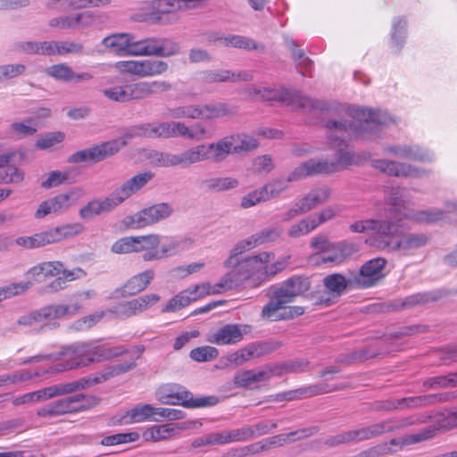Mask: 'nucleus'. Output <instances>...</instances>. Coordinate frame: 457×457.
<instances>
[{
  "instance_id": "nucleus-7",
  "label": "nucleus",
  "mask_w": 457,
  "mask_h": 457,
  "mask_svg": "<svg viewBox=\"0 0 457 457\" xmlns=\"http://www.w3.org/2000/svg\"><path fill=\"white\" fill-rule=\"evenodd\" d=\"M248 95L256 99L265 101H278L289 106L293 110L303 112L324 111L326 104L320 100L312 99L303 95L299 91L290 89H277L259 86H253L248 88Z\"/></svg>"
},
{
  "instance_id": "nucleus-61",
  "label": "nucleus",
  "mask_w": 457,
  "mask_h": 457,
  "mask_svg": "<svg viewBox=\"0 0 457 457\" xmlns=\"http://www.w3.org/2000/svg\"><path fill=\"white\" fill-rule=\"evenodd\" d=\"M203 83L229 82V70H206L200 73Z\"/></svg>"
},
{
  "instance_id": "nucleus-52",
  "label": "nucleus",
  "mask_w": 457,
  "mask_h": 457,
  "mask_svg": "<svg viewBox=\"0 0 457 457\" xmlns=\"http://www.w3.org/2000/svg\"><path fill=\"white\" fill-rule=\"evenodd\" d=\"M136 366L137 363L134 361L129 360V361H125L123 363L112 365L107 368L105 373L95 377L96 378L99 379V383H102L112 377H116L124 374L133 370Z\"/></svg>"
},
{
  "instance_id": "nucleus-4",
  "label": "nucleus",
  "mask_w": 457,
  "mask_h": 457,
  "mask_svg": "<svg viewBox=\"0 0 457 457\" xmlns=\"http://www.w3.org/2000/svg\"><path fill=\"white\" fill-rule=\"evenodd\" d=\"M274 258L275 253L273 252H262L259 254L245 258L238 262L236 267L215 285L218 288L211 290V294H218L221 291L237 288L253 277H256L260 283L270 279L282 271L287 265L288 258L287 257H282L270 263Z\"/></svg>"
},
{
  "instance_id": "nucleus-34",
  "label": "nucleus",
  "mask_w": 457,
  "mask_h": 457,
  "mask_svg": "<svg viewBox=\"0 0 457 457\" xmlns=\"http://www.w3.org/2000/svg\"><path fill=\"white\" fill-rule=\"evenodd\" d=\"M102 44L118 54H129L132 55V46L136 44V37L131 34H116L106 37Z\"/></svg>"
},
{
  "instance_id": "nucleus-25",
  "label": "nucleus",
  "mask_w": 457,
  "mask_h": 457,
  "mask_svg": "<svg viewBox=\"0 0 457 457\" xmlns=\"http://www.w3.org/2000/svg\"><path fill=\"white\" fill-rule=\"evenodd\" d=\"M345 388L344 386H330L328 385H312L303 386L295 390H289L277 395L278 401H292L295 399H303L314 395H324Z\"/></svg>"
},
{
  "instance_id": "nucleus-43",
  "label": "nucleus",
  "mask_w": 457,
  "mask_h": 457,
  "mask_svg": "<svg viewBox=\"0 0 457 457\" xmlns=\"http://www.w3.org/2000/svg\"><path fill=\"white\" fill-rule=\"evenodd\" d=\"M127 417H129L131 422H160V419L156 417L155 407L148 403L136 405L127 412Z\"/></svg>"
},
{
  "instance_id": "nucleus-20",
  "label": "nucleus",
  "mask_w": 457,
  "mask_h": 457,
  "mask_svg": "<svg viewBox=\"0 0 457 457\" xmlns=\"http://www.w3.org/2000/svg\"><path fill=\"white\" fill-rule=\"evenodd\" d=\"M211 294V286L196 285L194 289L184 290L170 298L162 307V312H176L189 305L191 302L196 301L204 295Z\"/></svg>"
},
{
  "instance_id": "nucleus-57",
  "label": "nucleus",
  "mask_w": 457,
  "mask_h": 457,
  "mask_svg": "<svg viewBox=\"0 0 457 457\" xmlns=\"http://www.w3.org/2000/svg\"><path fill=\"white\" fill-rule=\"evenodd\" d=\"M139 437V434L136 431L128 433H118L104 436L101 441V445L110 446L126 443H132L137 441Z\"/></svg>"
},
{
  "instance_id": "nucleus-29",
  "label": "nucleus",
  "mask_w": 457,
  "mask_h": 457,
  "mask_svg": "<svg viewBox=\"0 0 457 457\" xmlns=\"http://www.w3.org/2000/svg\"><path fill=\"white\" fill-rule=\"evenodd\" d=\"M116 203L112 195H109L104 200L94 199L79 210V217L83 220H91L103 212H109L116 208Z\"/></svg>"
},
{
  "instance_id": "nucleus-36",
  "label": "nucleus",
  "mask_w": 457,
  "mask_h": 457,
  "mask_svg": "<svg viewBox=\"0 0 457 457\" xmlns=\"http://www.w3.org/2000/svg\"><path fill=\"white\" fill-rule=\"evenodd\" d=\"M323 285L335 297H338L347 287H355L354 276L346 278L340 273L330 274L323 278Z\"/></svg>"
},
{
  "instance_id": "nucleus-41",
  "label": "nucleus",
  "mask_w": 457,
  "mask_h": 457,
  "mask_svg": "<svg viewBox=\"0 0 457 457\" xmlns=\"http://www.w3.org/2000/svg\"><path fill=\"white\" fill-rule=\"evenodd\" d=\"M96 384H99V379L96 378L95 376L81 378L75 381L55 385V395L58 396L71 394L73 392L88 388Z\"/></svg>"
},
{
  "instance_id": "nucleus-56",
  "label": "nucleus",
  "mask_w": 457,
  "mask_h": 457,
  "mask_svg": "<svg viewBox=\"0 0 457 457\" xmlns=\"http://www.w3.org/2000/svg\"><path fill=\"white\" fill-rule=\"evenodd\" d=\"M46 74L63 82H71L72 80V69L66 63L54 64L46 68Z\"/></svg>"
},
{
  "instance_id": "nucleus-58",
  "label": "nucleus",
  "mask_w": 457,
  "mask_h": 457,
  "mask_svg": "<svg viewBox=\"0 0 457 457\" xmlns=\"http://www.w3.org/2000/svg\"><path fill=\"white\" fill-rule=\"evenodd\" d=\"M168 116L173 119L187 118L192 120L199 119V104L184 105L168 110Z\"/></svg>"
},
{
  "instance_id": "nucleus-40",
  "label": "nucleus",
  "mask_w": 457,
  "mask_h": 457,
  "mask_svg": "<svg viewBox=\"0 0 457 457\" xmlns=\"http://www.w3.org/2000/svg\"><path fill=\"white\" fill-rule=\"evenodd\" d=\"M234 113L232 107L225 103L199 104V119L213 120Z\"/></svg>"
},
{
  "instance_id": "nucleus-26",
  "label": "nucleus",
  "mask_w": 457,
  "mask_h": 457,
  "mask_svg": "<svg viewBox=\"0 0 457 457\" xmlns=\"http://www.w3.org/2000/svg\"><path fill=\"white\" fill-rule=\"evenodd\" d=\"M174 397L175 405H181L189 409L211 407L219 403V398L215 395L195 398L190 391L181 386H179V390L175 392Z\"/></svg>"
},
{
  "instance_id": "nucleus-3",
  "label": "nucleus",
  "mask_w": 457,
  "mask_h": 457,
  "mask_svg": "<svg viewBox=\"0 0 457 457\" xmlns=\"http://www.w3.org/2000/svg\"><path fill=\"white\" fill-rule=\"evenodd\" d=\"M145 351L144 345H136L131 350L123 346L107 347L100 341L91 340L77 342L62 348L59 353L61 361L56 364V371L87 367L123 354L130 353L129 360L134 361Z\"/></svg>"
},
{
  "instance_id": "nucleus-51",
  "label": "nucleus",
  "mask_w": 457,
  "mask_h": 457,
  "mask_svg": "<svg viewBox=\"0 0 457 457\" xmlns=\"http://www.w3.org/2000/svg\"><path fill=\"white\" fill-rule=\"evenodd\" d=\"M228 137H232L230 140L235 154L252 151L256 149L259 145L258 141L254 137L245 134H234Z\"/></svg>"
},
{
  "instance_id": "nucleus-63",
  "label": "nucleus",
  "mask_w": 457,
  "mask_h": 457,
  "mask_svg": "<svg viewBox=\"0 0 457 457\" xmlns=\"http://www.w3.org/2000/svg\"><path fill=\"white\" fill-rule=\"evenodd\" d=\"M274 168L275 164L269 154L259 155L253 160L252 170L255 174H268Z\"/></svg>"
},
{
  "instance_id": "nucleus-21",
  "label": "nucleus",
  "mask_w": 457,
  "mask_h": 457,
  "mask_svg": "<svg viewBox=\"0 0 457 457\" xmlns=\"http://www.w3.org/2000/svg\"><path fill=\"white\" fill-rule=\"evenodd\" d=\"M372 165L375 169L395 177L421 178L428 174L426 170H420L408 163L386 159L374 160Z\"/></svg>"
},
{
  "instance_id": "nucleus-9",
  "label": "nucleus",
  "mask_w": 457,
  "mask_h": 457,
  "mask_svg": "<svg viewBox=\"0 0 457 457\" xmlns=\"http://www.w3.org/2000/svg\"><path fill=\"white\" fill-rule=\"evenodd\" d=\"M81 230V225L78 223L70 224L53 228L31 236L19 237L16 238L15 242L18 245L26 249H34L54 244L69 237H72L79 234Z\"/></svg>"
},
{
  "instance_id": "nucleus-5",
  "label": "nucleus",
  "mask_w": 457,
  "mask_h": 457,
  "mask_svg": "<svg viewBox=\"0 0 457 457\" xmlns=\"http://www.w3.org/2000/svg\"><path fill=\"white\" fill-rule=\"evenodd\" d=\"M230 139L232 137L226 136L216 142L196 145L178 154L154 151L150 158L155 166L162 168L187 169L193 164L208 160L222 162L229 154H235Z\"/></svg>"
},
{
  "instance_id": "nucleus-53",
  "label": "nucleus",
  "mask_w": 457,
  "mask_h": 457,
  "mask_svg": "<svg viewBox=\"0 0 457 457\" xmlns=\"http://www.w3.org/2000/svg\"><path fill=\"white\" fill-rule=\"evenodd\" d=\"M181 52L180 44L170 37L159 38L158 57H170L179 54Z\"/></svg>"
},
{
  "instance_id": "nucleus-47",
  "label": "nucleus",
  "mask_w": 457,
  "mask_h": 457,
  "mask_svg": "<svg viewBox=\"0 0 457 457\" xmlns=\"http://www.w3.org/2000/svg\"><path fill=\"white\" fill-rule=\"evenodd\" d=\"M174 432L175 428L171 424L154 425L144 431L143 438L145 441L157 442L171 437Z\"/></svg>"
},
{
  "instance_id": "nucleus-59",
  "label": "nucleus",
  "mask_w": 457,
  "mask_h": 457,
  "mask_svg": "<svg viewBox=\"0 0 457 457\" xmlns=\"http://www.w3.org/2000/svg\"><path fill=\"white\" fill-rule=\"evenodd\" d=\"M135 237H124L115 241L111 251L117 254H125L137 252V243Z\"/></svg>"
},
{
  "instance_id": "nucleus-30",
  "label": "nucleus",
  "mask_w": 457,
  "mask_h": 457,
  "mask_svg": "<svg viewBox=\"0 0 457 457\" xmlns=\"http://www.w3.org/2000/svg\"><path fill=\"white\" fill-rule=\"evenodd\" d=\"M277 368L270 370H243L237 372L234 377V384L237 387L245 388L257 382L269 380L273 375H278L281 371H277Z\"/></svg>"
},
{
  "instance_id": "nucleus-42",
  "label": "nucleus",
  "mask_w": 457,
  "mask_h": 457,
  "mask_svg": "<svg viewBox=\"0 0 457 457\" xmlns=\"http://www.w3.org/2000/svg\"><path fill=\"white\" fill-rule=\"evenodd\" d=\"M63 270V263L62 262H44L31 267L27 271V275L33 278L55 277Z\"/></svg>"
},
{
  "instance_id": "nucleus-37",
  "label": "nucleus",
  "mask_w": 457,
  "mask_h": 457,
  "mask_svg": "<svg viewBox=\"0 0 457 457\" xmlns=\"http://www.w3.org/2000/svg\"><path fill=\"white\" fill-rule=\"evenodd\" d=\"M60 273L62 276L54 278L46 287V293H56L67 287V282H71L84 278L87 273L81 268H74L72 270H63Z\"/></svg>"
},
{
  "instance_id": "nucleus-55",
  "label": "nucleus",
  "mask_w": 457,
  "mask_h": 457,
  "mask_svg": "<svg viewBox=\"0 0 457 457\" xmlns=\"http://www.w3.org/2000/svg\"><path fill=\"white\" fill-rule=\"evenodd\" d=\"M455 386H457V373L450 374L448 376L429 378L423 382V386L428 389H436Z\"/></svg>"
},
{
  "instance_id": "nucleus-23",
  "label": "nucleus",
  "mask_w": 457,
  "mask_h": 457,
  "mask_svg": "<svg viewBox=\"0 0 457 457\" xmlns=\"http://www.w3.org/2000/svg\"><path fill=\"white\" fill-rule=\"evenodd\" d=\"M386 154H392L401 159L431 162L434 161V154L427 149H422L416 145H395L384 147Z\"/></svg>"
},
{
  "instance_id": "nucleus-48",
  "label": "nucleus",
  "mask_w": 457,
  "mask_h": 457,
  "mask_svg": "<svg viewBox=\"0 0 457 457\" xmlns=\"http://www.w3.org/2000/svg\"><path fill=\"white\" fill-rule=\"evenodd\" d=\"M295 180H289V175L287 179L276 178L266 183L262 187L267 200L278 197L282 193L286 192L289 187V183Z\"/></svg>"
},
{
  "instance_id": "nucleus-31",
  "label": "nucleus",
  "mask_w": 457,
  "mask_h": 457,
  "mask_svg": "<svg viewBox=\"0 0 457 457\" xmlns=\"http://www.w3.org/2000/svg\"><path fill=\"white\" fill-rule=\"evenodd\" d=\"M429 242V237L424 233H410L395 242L392 252H402L410 254L414 251L424 247Z\"/></svg>"
},
{
  "instance_id": "nucleus-38",
  "label": "nucleus",
  "mask_w": 457,
  "mask_h": 457,
  "mask_svg": "<svg viewBox=\"0 0 457 457\" xmlns=\"http://www.w3.org/2000/svg\"><path fill=\"white\" fill-rule=\"evenodd\" d=\"M13 156V153L0 155V158H5V162L2 163L0 168V176L4 179V180H1L3 184H18L24 179V172L18 167L10 164Z\"/></svg>"
},
{
  "instance_id": "nucleus-12",
  "label": "nucleus",
  "mask_w": 457,
  "mask_h": 457,
  "mask_svg": "<svg viewBox=\"0 0 457 457\" xmlns=\"http://www.w3.org/2000/svg\"><path fill=\"white\" fill-rule=\"evenodd\" d=\"M279 346L278 343H253L245 347L240 348L234 353L228 354L220 361V368H227L229 365L241 366L247 361L259 358L270 353Z\"/></svg>"
},
{
  "instance_id": "nucleus-8",
  "label": "nucleus",
  "mask_w": 457,
  "mask_h": 457,
  "mask_svg": "<svg viewBox=\"0 0 457 457\" xmlns=\"http://www.w3.org/2000/svg\"><path fill=\"white\" fill-rule=\"evenodd\" d=\"M309 288V279L300 276L292 277L281 284L270 287L266 292L269 298V308L266 311L271 312L280 304L293 303L296 296L305 293Z\"/></svg>"
},
{
  "instance_id": "nucleus-33",
  "label": "nucleus",
  "mask_w": 457,
  "mask_h": 457,
  "mask_svg": "<svg viewBox=\"0 0 457 457\" xmlns=\"http://www.w3.org/2000/svg\"><path fill=\"white\" fill-rule=\"evenodd\" d=\"M267 308H269V303L262 307L261 317L269 321L289 320L294 317H298L304 312L303 308L301 306H287V304H280V306L271 312H267Z\"/></svg>"
},
{
  "instance_id": "nucleus-49",
  "label": "nucleus",
  "mask_w": 457,
  "mask_h": 457,
  "mask_svg": "<svg viewBox=\"0 0 457 457\" xmlns=\"http://www.w3.org/2000/svg\"><path fill=\"white\" fill-rule=\"evenodd\" d=\"M284 233V228L281 226L268 227L261 231L251 236V240H253V244L256 246L272 243L278 240Z\"/></svg>"
},
{
  "instance_id": "nucleus-60",
  "label": "nucleus",
  "mask_w": 457,
  "mask_h": 457,
  "mask_svg": "<svg viewBox=\"0 0 457 457\" xmlns=\"http://www.w3.org/2000/svg\"><path fill=\"white\" fill-rule=\"evenodd\" d=\"M31 287L30 282L12 283L0 287V303L24 293Z\"/></svg>"
},
{
  "instance_id": "nucleus-35",
  "label": "nucleus",
  "mask_w": 457,
  "mask_h": 457,
  "mask_svg": "<svg viewBox=\"0 0 457 457\" xmlns=\"http://www.w3.org/2000/svg\"><path fill=\"white\" fill-rule=\"evenodd\" d=\"M331 195V191L328 187H317L311 190L303 198L298 201L303 213L316 208L318 205L326 203Z\"/></svg>"
},
{
  "instance_id": "nucleus-2",
  "label": "nucleus",
  "mask_w": 457,
  "mask_h": 457,
  "mask_svg": "<svg viewBox=\"0 0 457 457\" xmlns=\"http://www.w3.org/2000/svg\"><path fill=\"white\" fill-rule=\"evenodd\" d=\"M403 192L404 189L399 187H391L386 191L388 217L386 220L374 219L372 236L366 241L370 245L379 250L392 252L397 241L399 223L403 219H412L420 223H433L443 219L444 212L438 210L419 211L414 213L407 212L403 200Z\"/></svg>"
},
{
  "instance_id": "nucleus-44",
  "label": "nucleus",
  "mask_w": 457,
  "mask_h": 457,
  "mask_svg": "<svg viewBox=\"0 0 457 457\" xmlns=\"http://www.w3.org/2000/svg\"><path fill=\"white\" fill-rule=\"evenodd\" d=\"M160 37H149L136 39L132 46V55L157 56Z\"/></svg>"
},
{
  "instance_id": "nucleus-11",
  "label": "nucleus",
  "mask_w": 457,
  "mask_h": 457,
  "mask_svg": "<svg viewBox=\"0 0 457 457\" xmlns=\"http://www.w3.org/2000/svg\"><path fill=\"white\" fill-rule=\"evenodd\" d=\"M415 422V420L410 418H404L401 420L389 419L367 427L348 430V434L351 443H358L370 440L385 433L402 429L405 427L414 424Z\"/></svg>"
},
{
  "instance_id": "nucleus-50",
  "label": "nucleus",
  "mask_w": 457,
  "mask_h": 457,
  "mask_svg": "<svg viewBox=\"0 0 457 457\" xmlns=\"http://www.w3.org/2000/svg\"><path fill=\"white\" fill-rule=\"evenodd\" d=\"M437 299L438 296L434 292L417 293L399 300V304L397 306L403 309L412 308L429 302L436 301Z\"/></svg>"
},
{
  "instance_id": "nucleus-16",
  "label": "nucleus",
  "mask_w": 457,
  "mask_h": 457,
  "mask_svg": "<svg viewBox=\"0 0 457 457\" xmlns=\"http://www.w3.org/2000/svg\"><path fill=\"white\" fill-rule=\"evenodd\" d=\"M160 295L157 294H147L142 296L118 303L113 308L108 310V312L114 314L120 319H128L137 316L148 310L160 301Z\"/></svg>"
},
{
  "instance_id": "nucleus-27",
  "label": "nucleus",
  "mask_w": 457,
  "mask_h": 457,
  "mask_svg": "<svg viewBox=\"0 0 457 457\" xmlns=\"http://www.w3.org/2000/svg\"><path fill=\"white\" fill-rule=\"evenodd\" d=\"M154 278L153 270H146L128 279L116 293L120 296H132L144 291Z\"/></svg>"
},
{
  "instance_id": "nucleus-46",
  "label": "nucleus",
  "mask_w": 457,
  "mask_h": 457,
  "mask_svg": "<svg viewBox=\"0 0 457 457\" xmlns=\"http://www.w3.org/2000/svg\"><path fill=\"white\" fill-rule=\"evenodd\" d=\"M315 229L312 216L309 215L290 225L287 230V235L291 239H296L310 234Z\"/></svg>"
},
{
  "instance_id": "nucleus-18",
  "label": "nucleus",
  "mask_w": 457,
  "mask_h": 457,
  "mask_svg": "<svg viewBox=\"0 0 457 457\" xmlns=\"http://www.w3.org/2000/svg\"><path fill=\"white\" fill-rule=\"evenodd\" d=\"M387 261L382 257H377L366 262L354 276L355 287L368 288L373 287L384 274Z\"/></svg>"
},
{
  "instance_id": "nucleus-6",
  "label": "nucleus",
  "mask_w": 457,
  "mask_h": 457,
  "mask_svg": "<svg viewBox=\"0 0 457 457\" xmlns=\"http://www.w3.org/2000/svg\"><path fill=\"white\" fill-rule=\"evenodd\" d=\"M135 137H146V123H141L127 128L120 139L107 141L100 145L75 152L68 158L70 163L98 162L114 154Z\"/></svg>"
},
{
  "instance_id": "nucleus-24",
  "label": "nucleus",
  "mask_w": 457,
  "mask_h": 457,
  "mask_svg": "<svg viewBox=\"0 0 457 457\" xmlns=\"http://www.w3.org/2000/svg\"><path fill=\"white\" fill-rule=\"evenodd\" d=\"M171 87L170 83L161 80L130 83L128 84L129 101L140 100L149 97L154 94L167 92Z\"/></svg>"
},
{
  "instance_id": "nucleus-15",
  "label": "nucleus",
  "mask_w": 457,
  "mask_h": 457,
  "mask_svg": "<svg viewBox=\"0 0 457 457\" xmlns=\"http://www.w3.org/2000/svg\"><path fill=\"white\" fill-rule=\"evenodd\" d=\"M116 66L120 71L139 78L161 75L169 68L166 62L154 59L122 61L119 62Z\"/></svg>"
},
{
  "instance_id": "nucleus-62",
  "label": "nucleus",
  "mask_w": 457,
  "mask_h": 457,
  "mask_svg": "<svg viewBox=\"0 0 457 457\" xmlns=\"http://www.w3.org/2000/svg\"><path fill=\"white\" fill-rule=\"evenodd\" d=\"M26 71L22 63H8L0 65V82L13 79Z\"/></svg>"
},
{
  "instance_id": "nucleus-32",
  "label": "nucleus",
  "mask_w": 457,
  "mask_h": 457,
  "mask_svg": "<svg viewBox=\"0 0 457 457\" xmlns=\"http://www.w3.org/2000/svg\"><path fill=\"white\" fill-rule=\"evenodd\" d=\"M40 309L44 321H51L75 316L81 309V305L78 303L72 304H50Z\"/></svg>"
},
{
  "instance_id": "nucleus-39",
  "label": "nucleus",
  "mask_w": 457,
  "mask_h": 457,
  "mask_svg": "<svg viewBox=\"0 0 457 457\" xmlns=\"http://www.w3.org/2000/svg\"><path fill=\"white\" fill-rule=\"evenodd\" d=\"M161 243V253L163 257H168L188 250L194 242L191 238L187 237H164Z\"/></svg>"
},
{
  "instance_id": "nucleus-14",
  "label": "nucleus",
  "mask_w": 457,
  "mask_h": 457,
  "mask_svg": "<svg viewBox=\"0 0 457 457\" xmlns=\"http://www.w3.org/2000/svg\"><path fill=\"white\" fill-rule=\"evenodd\" d=\"M204 0H156L154 3L153 10L145 13L144 21L152 23H165L166 14L179 10L194 9Z\"/></svg>"
},
{
  "instance_id": "nucleus-13",
  "label": "nucleus",
  "mask_w": 457,
  "mask_h": 457,
  "mask_svg": "<svg viewBox=\"0 0 457 457\" xmlns=\"http://www.w3.org/2000/svg\"><path fill=\"white\" fill-rule=\"evenodd\" d=\"M82 196V191L73 188L66 193L59 194L54 197L43 201L35 212L37 219H43L48 214H61L76 204Z\"/></svg>"
},
{
  "instance_id": "nucleus-19",
  "label": "nucleus",
  "mask_w": 457,
  "mask_h": 457,
  "mask_svg": "<svg viewBox=\"0 0 457 457\" xmlns=\"http://www.w3.org/2000/svg\"><path fill=\"white\" fill-rule=\"evenodd\" d=\"M173 210L167 203L154 204L131 216L129 227L133 229L141 228L170 217Z\"/></svg>"
},
{
  "instance_id": "nucleus-54",
  "label": "nucleus",
  "mask_w": 457,
  "mask_h": 457,
  "mask_svg": "<svg viewBox=\"0 0 457 457\" xmlns=\"http://www.w3.org/2000/svg\"><path fill=\"white\" fill-rule=\"evenodd\" d=\"M219 350L214 346L204 345L191 350L189 356L197 362L210 361L217 358Z\"/></svg>"
},
{
  "instance_id": "nucleus-17",
  "label": "nucleus",
  "mask_w": 457,
  "mask_h": 457,
  "mask_svg": "<svg viewBox=\"0 0 457 457\" xmlns=\"http://www.w3.org/2000/svg\"><path fill=\"white\" fill-rule=\"evenodd\" d=\"M251 331V326L245 324H226L209 333L206 341L217 345H237L244 336Z\"/></svg>"
},
{
  "instance_id": "nucleus-28",
  "label": "nucleus",
  "mask_w": 457,
  "mask_h": 457,
  "mask_svg": "<svg viewBox=\"0 0 457 457\" xmlns=\"http://www.w3.org/2000/svg\"><path fill=\"white\" fill-rule=\"evenodd\" d=\"M453 397L452 393L429 394L401 398L402 409H414L448 402Z\"/></svg>"
},
{
  "instance_id": "nucleus-22",
  "label": "nucleus",
  "mask_w": 457,
  "mask_h": 457,
  "mask_svg": "<svg viewBox=\"0 0 457 457\" xmlns=\"http://www.w3.org/2000/svg\"><path fill=\"white\" fill-rule=\"evenodd\" d=\"M153 178V172L145 171L127 179L112 193L118 205L142 189Z\"/></svg>"
},
{
  "instance_id": "nucleus-1",
  "label": "nucleus",
  "mask_w": 457,
  "mask_h": 457,
  "mask_svg": "<svg viewBox=\"0 0 457 457\" xmlns=\"http://www.w3.org/2000/svg\"><path fill=\"white\" fill-rule=\"evenodd\" d=\"M394 122L386 112L373 111L364 107H348L343 110L339 120L326 122L328 144L337 150V160L310 159L295 168L289 173V180H301L307 177L330 174L343 170L353 162V155L347 151L348 142L353 137L374 139L379 131V126Z\"/></svg>"
},
{
  "instance_id": "nucleus-10",
  "label": "nucleus",
  "mask_w": 457,
  "mask_h": 457,
  "mask_svg": "<svg viewBox=\"0 0 457 457\" xmlns=\"http://www.w3.org/2000/svg\"><path fill=\"white\" fill-rule=\"evenodd\" d=\"M19 48L26 54L65 55L81 53L83 45L74 41H28L20 43Z\"/></svg>"
},
{
  "instance_id": "nucleus-64",
  "label": "nucleus",
  "mask_w": 457,
  "mask_h": 457,
  "mask_svg": "<svg viewBox=\"0 0 457 457\" xmlns=\"http://www.w3.org/2000/svg\"><path fill=\"white\" fill-rule=\"evenodd\" d=\"M436 422L438 428L448 430L457 428V407L453 411H445L437 415Z\"/></svg>"
},
{
  "instance_id": "nucleus-45",
  "label": "nucleus",
  "mask_w": 457,
  "mask_h": 457,
  "mask_svg": "<svg viewBox=\"0 0 457 457\" xmlns=\"http://www.w3.org/2000/svg\"><path fill=\"white\" fill-rule=\"evenodd\" d=\"M203 185L207 190L222 192L237 187L239 181L232 177H214L204 179Z\"/></svg>"
}]
</instances>
